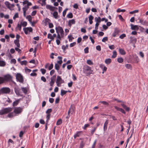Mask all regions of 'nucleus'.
<instances>
[{"label": "nucleus", "mask_w": 148, "mask_h": 148, "mask_svg": "<svg viewBox=\"0 0 148 148\" xmlns=\"http://www.w3.org/2000/svg\"><path fill=\"white\" fill-rule=\"evenodd\" d=\"M5 4L7 8H10V7H9V6L10 5V4L9 2L7 1H5Z\"/></svg>", "instance_id": "32"}, {"label": "nucleus", "mask_w": 148, "mask_h": 148, "mask_svg": "<svg viewBox=\"0 0 148 148\" xmlns=\"http://www.w3.org/2000/svg\"><path fill=\"white\" fill-rule=\"evenodd\" d=\"M47 38L51 39V40H53L54 39V38H53L52 37V35L50 34H48Z\"/></svg>", "instance_id": "36"}, {"label": "nucleus", "mask_w": 148, "mask_h": 148, "mask_svg": "<svg viewBox=\"0 0 148 148\" xmlns=\"http://www.w3.org/2000/svg\"><path fill=\"white\" fill-rule=\"evenodd\" d=\"M53 67V64L52 63H51L50 66H49L48 68V69L49 70H50L52 69Z\"/></svg>", "instance_id": "63"}, {"label": "nucleus", "mask_w": 148, "mask_h": 148, "mask_svg": "<svg viewBox=\"0 0 148 148\" xmlns=\"http://www.w3.org/2000/svg\"><path fill=\"white\" fill-rule=\"evenodd\" d=\"M138 10H135L132 11L130 12V13L131 14H132L134 13H137L138 12Z\"/></svg>", "instance_id": "58"}, {"label": "nucleus", "mask_w": 148, "mask_h": 148, "mask_svg": "<svg viewBox=\"0 0 148 148\" xmlns=\"http://www.w3.org/2000/svg\"><path fill=\"white\" fill-rule=\"evenodd\" d=\"M117 55L116 52L115 51H114L113 52V55L112 56V58H114L116 57Z\"/></svg>", "instance_id": "31"}, {"label": "nucleus", "mask_w": 148, "mask_h": 148, "mask_svg": "<svg viewBox=\"0 0 148 148\" xmlns=\"http://www.w3.org/2000/svg\"><path fill=\"white\" fill-rule=\"evenodd\" d=\"M19 101L20 99H18L16 101H14L13 104V106H17L18 104Z\"/></svg>", "instance_id": "24"}, {"label": "nucleus", "mask_w": 148, "mask_h": 148, "mask_svg": "<svg viewBox=\"0 0 148 148\" xmlns=\"http://www.w3.org/2000/svg\"><path fill=\"white\" fill-rule=\"evenodd\" d=\"M41 80L42 81L44 82H46V79L45 78L44 76H42L41 78Z\"/></svg>", "instance_id": "61"}, {"label": "nucleus", "mask_w": 148, "mask_h": 148, "mask_svg": "<svg viewBox=\"0 0 148 148\" xmlns=\"http://www.w3.org/2000/svg\"><path fill=\"white\" fill-rule=\"evenodd\" d=\"M15 92L16 94L18 96H22L23 95L21 94V89L18 87H15L14 88Z\"/></svg>", "instance_id": "7"}, {"label": "nucleus", "mask_w": 148, "mask_h": 148, "mask_svg": "<svg viewBox=\"0 0 148 148\" xmlns=\"http://www.w3.org/2000/svg\"><path fill=\"white\" fill-rule=\"evenodd\" d=\"M93 129L91 131V135H92L93 134L97 128L96 127H93Z\"/></svg>", "instance_id": "47"}, {"label": "nucleus", "mask_w": 148, "mask_h": 148, "mask_svg": "<svg viewBox=\"0 0 148 148\" xmlns=\"http://www.w3.org/2000/svg\"><path fill=\"white\" fill-rule=\"evenodd\" d=\"M55 29L56 30V32L57 33H59L60 32H64L62 27L60 26L56 27Z\"/></svg>", "instance_id": "12"}, {"label": "nucleus", "mask_w": 148, "mask_h": 148, "mask_svg": "<svg viewBox=\"0 0 148 148\" xmlns=\"http://www.w3.org/2000/svg\"><path fill=\"white\" fill-rule=\"evenodd\" d=\"M23 108L21 107H15L13 112L16 114H19L22 112Z\"/></svg>", "instance_id": "4"}, {"label": "nucleus", "mask_w": 148, "mask_h": 148, "mask_svg": "<svg viewBox=\"0 0 148 148\" xmlns=\"http://www.w3.org/2000/svg\"><path fill=\"white\" fill-rule=\"evenodd\" d=\"M68 47V46L66 45V46H65L64 45L62 46V49H63L64 51L65 49Z\"/></svg>", "instance_id": "59"}, {"label": "nucleus", "mask_w": 148, "mask_h": 148, "mask_svg": "<svg viewBox=\"0 0 148 148\" xmlns=\"http://www.w3.org/2000/svg\"><path fill=\"white\" fill-rule=\"evenodd\" d=\"M87 64L89 65H92L93 64V62L90 60H88L86 61Z\"/></svg>", "instance_id": "41"}, {"label": "nucleus", "mask_w": 148, "mask_h": 148, "mask_svg": "<svg viewBox=\"0 0 148 148\" xmlns=\"http://www.w3.org/2000/svg\"><path fill=\"white\" fill-rule=\"evenodd\" d=\"M10 91V88L8 87H3L1 89V92L2 94L9 93Z\"/></svg>", "instance_id": "5"}, {"label": "nucleus", "mask_w": 148, "mask_h": 148, "mask_svg": "<svg viewBox=\"0 0 148 148\" xmlns=\"http://www.w3.org/2000/svg\"><path fill=\"white\" fill-rule=\"evenodd\" d=\"M75 23V21L74 19H72L69 21L68 25L69 26L71 27L72 25L74 24Z\"/></svg>", "instance_id": "13"}, {"label": "nucleus", "mask_w": 148, "mask_h": 148, "mask_svg": "<svg viewBox=\"0 0 148 148\" xmlns=\"http://www.w3.org/2000/svg\"><path fill=\"white\" fill-rule=\"evenodd\" d=\"M20 63L22 65H26L27 63V62L26 60H24L20 62Z\"/></svg>", "instance_id": "54"}, {"label": "nucleus", "mask_w": 148, "mask_h": 148, "mask_svg": "<svg viewBox=\"0 0 148 148\" xmlns=\"http://www.w3.org/2000/svg\"><path fill=\"white\" fill-rule=\"evenodd\" d=\"M14 112H11L10 113H9L8 115V117L9 118H11L12 117H13L15 115H14Z\"/></svg>", "instance_id": "28"}, {"label": "nucleus", "mask_w": 148, "mask_h": 148, "mask_svg": "<svg viewBox=\"0 0 148 148\" xmlns=\"http://www.w3.org/2000/svg\"><path fill=\"white\" fill-rule=\"evenodd\" d=\"M108 123V120H106L103 126V130L104 131H105L107 128V125Z\"/></svg>", "instance_id": "16"}, {"label": "nucleus", "mask_w": 148, "mask_h": 148, "mask_svg": "<svg viewBox=\"0 0 148 148\" xmlns=\"http://www.w3.org/2000/svg\"><path fill=\"white\" fill-rule=\"evenodd\" d=\"M119 53L122 55H124L126 54L125 51L122 49L119 48Z\"/></svg>", "instance_id": "18"}, {"label": "nucleus", "mask_w": 148, "mask_h": 148, "mask_svg": "<svg viewBox=\"0 0 148 148\" xmlns=\"http://www.w3.org/2000/svg\"><path fill=\"white\" fill-rule=\"evenodd\" d=\"M67 92V91H65L64 90L62 89L61 91V95L63 96Z\"/></svg>", "instance_id": "26"}, {"label": "nucleus", "mask_w": 148, "mask_h": 148, "mask_svg": "<svg viewBox=\"0 0 148 148\" xmlns=\"http://www.w3.org/2000/svg\"><path fill=\"white\" fill-rule=\"evenodd\" d=\"M12 108L10 107L3 108L0 110V115H2L4 114H7L12 111Z\"/></svg>", "instance_id": "2"}, {"label": "nucleus", "mask_w": 148, "mask_h": 148, "mask_svg": "<svg viewBox=\"0 0 148 148\" xmlns=\"http://www.w3.org/2000/svg\"><path fill=\"white\" fill-rule=\"evenodd\" d=\"M111 62V60L110 58H108L106 60L105 62L107 64H110Z\"/></svg>", "instance_id": "29"}, {"label": "nucleus", "mask_w": 148, "mask_h": 148, "mask_svg": "<svg viewBox=\"0 0 148 148\" xmlns=\"http://www.w3.org/2000/svg\"><path fill=\"white\" fill-rule=\"evenodd\" d=\"M108 38L107 37H106L103 38L102 40V41L103 42H105L106 41H108Z\"/></svg>", "instance_id": "48"}, {"label": "nucleus", "mask_w": 148, "mask_h": 148, "mask_svg": "<svg viewBox=\"0 0 148 148\" xmlns=\"http://www.w3.org/2000/svg\"><path fill=\"white\" fill-rule=\"evenodd\" d=\"M5 65V62L3 61L0 60V66H4Z\"/></svg>", "instance_id": "34"}, {"label": "nucleus", "mask_w": 148, "mask_h": 148, "mask_svg": "<svg viewBox=\"0 0 148 148\" xmlns=\"http://www.w3.org/2000/svg\"><path fill=\"white\" fill-rule=\"evenodd\" d=\"M125 66L127 69H132L131 65L130 64H127L125 65Z\"/></svg>", "instance_id": "46"}, {"label": "nucleus", "mask_w": 148, "mask_h": 148, "mask_svg": "<svg viewBox=\"0 0 148 148\" xmlns=\"http://www.w3.org/2000/svg\"><path fill=\"white\" fill-rule=\"evenodd\" d=\"M55 69L57 71H58L60 69V66L58 64H55Z\"/></svg>", "instance_id": "39"}, {"label": "nucleus", "mask_w": 148, "mask_h": 148, "mask_svg": "<svg viewBox=\"0 0 148 148\" xmlns=\"http://www.w3.org/2000/svg\"><path fill=\"white\" fill-rule=\"evenodd\" d=\"M96 49L98 51H100L101 50V46L100 45H97L96 47Z\"/></svg>", "instance_id": "60"}, {"label": "nucleus", "mask_w": 148, "mask_h": 148, "mask_svg": "<svg viewBox=\"0 0 148 148\" xmlns=\"http://www.w3.org/2000/svg\"><path fill=\"white\" fill-rule=\"evenodd\" d=\"M68 10V8H66L63 12V16H65L66 15V11Z\"/></svg>", "instance_id": "55"}, {"label": "nucleus", "mask_w": 148, "mask_h": 148, "mask_svg": "<svg viewBox=\"0 0 148 148\" xmlns=\"http://www.w3.org/2000/svg\"><path fill=\"white\" fill-rule=\"evenodd\" d=\"M40 1H42V3L41 4L42 6L45 5L46 4V0H39Z\"/></svg>", "instance_id": "51"}, {"label": "nucleus", "mask_w": 148, "mask_h": 148, "mask_svg": "<svg viewBox=\"0 0 148 148\" xmlns=\"http://www.w3.org/2000/svg\"><path fill=\"white\" fill-rule=\"evenodd\" d=\"M139 22L143 25H146L147 23V22L145 20L142 19H139Z\"/></svg>", "instance_id": "21"}, {"label": "nucleus", "mask_w": 148, "mask_h": 148, "mask_svg": "<svg viewBox=\"0 0 148 148\" xmlns=\"http://www.w3.org/2000/svg\"><path fill=\"white\" fill-rule=\"evenodd\" d=\"M84 51L85 53H88V47H86L84 49Z\"/></svg>", "instance_id": "64"}, {"label": "nucleus", "mask_w": 148, "mask_h": 148, "mask_svg": "<svg viewBox=\"0 0 148 148\" xmlns=\"http://www.w3.org/2000/svg\"><path fill=\"white\" fill-rule=\"evenodd\" d=\"M53 15L54 18L57 19L58 17V13L57 12H55L53 13Z\"/></svg>", "instance_id": "27"}, {"label": "nucleus", "mask_w": 148, "mask_h": 148, "mask_svg": "<svg viewBox=\"0 0 148 148\" xmlns=\"http://www.w3.org/2000/svg\"><path fill=\"white\" fill-rule=\"evenodd\" d=\"M26 18L28 19V21L30 23H31L32 17L30 15H28L26 17Z\"/></svg>", "instance_id": "35"}, {"label": "nucleus", "mask_w": 148, "mask_h": 148, "mask_svg": "<svg viewBox=\"0 0 148 148\" xmlns=\"http://www.w3.org/2000/svg\"><path fill=\"white\" fill-rule=\"evenodd\" d=\"M52 111V110L51 109H49L46 111V113L47 114H50V113Z\"/></svg>", "instance_id": "50"}, {"label": "nucleus", "mask_w": 148, "mask_h": 148, "mask_svg": "<svg viewBox=\"0 0 148 148\" xmlns=\"http://www.w3.org/2000/svg\"><path fill=\"white\" fill-rule=\"evenodd\" d=\"M12 79V76L9 75L5 76L3 77L4 81H8L11 80Z\"/></svg>", "instance_id": "9"}, {"label": "nucleus", "mask_w": 148, "mask_h": 148, "mask_svg": "<svg viewBox=\"0 0 148 148\" xmlns=\"http://www.w3.org/2000/svg\"><path fill=\"white\" fill-rule=\"evenodd\" d=\"M64 81L62 79L60 76H58L56 81L57 85L58 87H60L61 86V84L64 83Z\"/></svg>", "instance_id": "3"}, {"label": "nucleus", "mask_w": 148, "mask_h": 148, "mask_svg": "<svg viewBox=\"0 0 148 148\" xmlns=\"http://www.w3.org/2000/svg\"><path fill=\"white\" fill-rule=\"evenodd\" d=\"M125 10L124 9H121L120 8H118L116 11V12H125Z\"/></svg>", "instance_id": "45"}, {"label": "nucleus", "mask_w": 148, "mask_h": 148, "mask_svg": "<svg viewBox=\"0 0 148 148\" xmlns=\"http://www.w3.org/2000/svg\"><path fill=\"white\" fill-rule=\"evenodd\" d=\"M100 19L99 17H98V18L96 17L95 18V21L97 23L100 22H101Z\"/></svg>", "instance_id": "44"}, {"label": "nucleus", "mask_w": 148, "mask_h": 148, "mask_svg": "<svg viewBox=\"0 0 148 148\" xmlns=\"http://www.w3.org/2000/svg\"><path fill=\"white\" fill-rule=\"evenodd\" d=\"M131 29L132 30H137L138 29V27L137 25H134L132 24L131 25Z\"/></svg>", "instance_id": "17"}, {"label": "nucleus", "mask_w": 148, "mask_h": 148, "mask_svg": "<svg viewBox=\"0 0 148 148\" xmlns=\"http://www.w3.org/2000/svg\"><path fill=\"white\" fill-rule=\"evenodd\" d=\"M126 36V35L125 34H123L121 35L120 36L119 38L122 39L124 37H125Z\"/></svg>", "instance_id": "57"}, {"label": "nucleus", "mask_w": 148, "mask_h": 148, "mask_svg": "<svg viewBox=\"0 0 148 148\" xmlns=\"http://www.w3.org/2000/svg\"><path fill=\"white\" fill-rule=\"evenodd\" d=\"M81 132H77L76 134L74 135V138H76L77 137L79 136Z\"/></svg>", "instance_id": "43"}, {"label": "nucleus", "mask_w": 148, "mask_h": 148, "mask_svg": "<svg viewBox=\"0 0 148 148\" xmlns=\"http://www.w3.org/2000/svg\"><path fill=\"white\" fill-rule=\"evenodd\" d=\"M40 71L43 75L45 74L46 72V70L44 69H41Z\"/></svg>", "instance_id": "52"}, {"label": "nucleus", "mask_w": 148, "mask_h": 148, "mask_svg": "<svg viewBox=\"0 0 148 148\" xmlns=\"http://www.w3.org/2000/svg\"><path fill=\"white\" fill-rule=\"evenodd\" d=\"M16 79L19 82L22 83L23 81L22 76L20 73H17L16 75Z\"/></svg>", "instance_id": "6"}, {"label": "nucleus", "mask_w": 148, "mask_h": 148, "mask_svg": "<svg viewBox=\"0 0 148 148\" xmlns=\"http://www.w3.org/2000/svg\"><path fill=\"white\" fill-rule=\"evenodd\" d=\"M56 78V75H53L51 78V80L55 81Z\"/></svg>", "instance_id": "56"}, {"label": "nucleus", "mask_w": 148, "mask_h": 148, "mask_svg": "<svg viewBox=\"0 0 148 148\" xmlns=\"http://www.w3.org/2000/svg\"><path fill=\"white\" fill-rule=\"evenodd\" d=\"M114 108L115 109H116L117 110L120 111L122 113H123L124 114H125L126 113L125 111H124V110L122 108H119L117 106H115Z\"/></svg>", "instance_id": "14"}, {"label": "nucleus", "mask_w": 148, "mask_h": 148, "mask_svg": "<svg viewBox=\"0 0 148 148\" xmlns=\"http://www.w3.org/2000/svg\"><path fill=\"white\" fill-rule=\"evenodd\" d=\"M29 8V7L27 6H25V7L23 8L22 9L23 11H26L28 10Z\"/></svg>", "instance_id": "53"}, {"label": "nucleus", "mask_w": 148, "mask_h": 148, "mask_svg": "<svg viewBox=\"0 0 148 148\" xmlns=\"http://www.w3.org/2000/svg\"><path fill=\"white\" fill-rule=\"evenodd\" d=\"M14 43L18 47H20V44L19 43V40L16 39L14 41Z\"/></svg>", "instance_id": "20"}, {"label": "nucleus", "mask_w": 148, "mask_h": 148, "mask_svg": "<svg viewBox=\"0 0 148 148\" xmlns=\"http://www.w3.org/2000/svg\"><path fill=\"white\" fill-rule=\"evenodd\" d=\"M21 25L24 27H25L27 25V23L26 21H24L23 22H21Z\"/></svg>", "instance_id": "40"}, {"label": "nucleus", "mask_w": 148, "mask_h": 148, "mask_svg": "<svg viewBox=\"0 0 148 148\" xmlns=\"http://www.w3.org/2000/svg\"><path fill=\"white\" fill-rule=\"evenodd\" d=\"M50 116H51L50 114H47V116L46 118H47V119L46 122H47V123H48V121L49 120V119H50Z\"/></svg>", "instance_id": "49"}, {"label": "nucleus", "mask_w": 148, "mask_h": 148, "mask_svg": "<svg viewBox=\"0 0 148 148\" xmlns=\"http://www.w3.org/2000/svg\"><path fill=\"white\" fill-rule=\"evenodd\" d=\"M47 9L51 11H53L55 9H57V8H56L49 5H47L46 6Z\"/></svg>", "instance_id": "10"}, {"label": "nucleus", "mask_w": 148, "mask_h": 148, "mask_svg": "<svg viewBox=\"0 0 148 148\" xmlns=\"http://www.w3.org/2000/svg\"><path fill=\"white\" fill-rule=\"evenodd\" d=\"M21 90L25 94L27 93V90L26 88L22 87Z\"/></svg>", "instance_id": "33"}, {"label": "nucleus", "mask_w": 148, "mask_h": 148, "mask_svg": "<svg viewBox=\"0 0 148 148\" xmlns=\"http://www.w3.org/2000/svg\"><path fill=\"white\" fill-rule=\"evenodd\" d=\"M100 67L103 69V71H106L107 68L104 65L101 64L100 65Z\"/></svg>", "instance_id": "22"}, {"label": "nucleus", "mask_w": 148, "mask_h": 148, "mask_svg": "<svg viewBox=\"0 0 148 148\" xmlns=\"http://www.w3.org/2000/svg\"><path fill=\"white\" fill-rule=\"evenodd\" d=\"M25 34H28V32H31L32 31V29L31 27H27L24 28L23 29Z\"/></svg>", "instance_id": "8"}, {"label": "nucleus", "mask_w": 148, "mask_h": 148, "mask_svg": "<svg viewBox=\"0 0 148 148\" xmlns=\"http://www.w3.org/2000/svg\"><path fill=\"white\" fill-rule=\"evenodd\" d=\"M130 42L132 43H135L136 42V38L132 37V36L130 37Z\"/></svg>", "instance_id": "19"}, {"label": "nucleus", "mask_w": 148, "mask_h": 148, "mask_svg": "<svg viewBox=\"0 0 148 148\" xmlns=\"http://www.w3.org/2000/svg\"><path fill=\"white\" fill-rule=\"evenodd\" d=\"M83 72L86 75H88L92 74L93 71L92 70L90 67L86 65L84 66L83 68Z\"/></svg>", "instance_id": "1"}, {"label": "nucleus", "mask_w": 148, "mask_h": 148, "mask_svg": "<svg viewBox=\"0 0 148 148\" xmlns=\"http://www.w3.org/2000/svg\"><path fill=\"white\" fill-rule=\"evenodd\" d=\"M117 61L119 63H121L123 62V60L122 58H118Z\"/></svg>", "instance_id": "42"}, {"label": "nucleus", "mask_w": 148, "mask_h": 148, "mask_svg": "<svg viewBox=\"0 0 148 148\" xmlns=\"http://www.w3.org/2000/svg\"><path fill=\"white\" fill-rule=\"evenodd\" d=\"M118 17L119 19L121 20L122 21H124V19L123 18L122 16L121 15H119L118 16Z\"/></svg>", "instance_id": "62"}, {"label": "nucleus", "mask_w": 148, "mask_h": 148, "mask_svg": "<svg viewBox=\"0 0 148 148\" xmlns=\"http://www.w3.org/2000/svg\"><path fill=\"white\" fill-rule=\"evenodd\" d=\"M121 106L123 107V108L125 110L127 111H129L130 110V108L128 107H127L126 105H125L124 103H122L121 104Z\"/></svg>", "instance_id": "15"}, {"label": "nucleus", "mask_w": 148, "mask_h": 148, "mask_svg": "<svg viewBox=\"0 0 148 148\" xmlns=\"http://www.w3.org/2000/svg\"><path fill=\"white\" fill-rule=\"evenodd\" d=\"M93 18V16L91 15H90L89 16V23L90 24H91L92 23V20Z\"/></svg>", "instance_id": "23"}, {"label": "nucleus", "mask_w": 148, "mask_h": 148, "mask_svg": "<svg viewBox=\"0 0 148 148\" xmlns=\"http://www.w3.org/2000/svg\"><path fill=\"white\" fill-rule=\"evenodd\" d=\"M21 25H20L19 24H18L16 26V29H18L19 31H21Z\"/></svg>", "instance_id": "37"}, {"label": "nucleus", "mask_w": 148, "mask_h": 148, "mask_svg": "<svg viewBox=\"0 0 148 148\" xmlns=\"http://www.w3.org/2000/svg\"><path fill=\"white\" fill-rule=\"evenodd\" d=\"M62 123V121L61 119H58L56 123V125H60Z\"/></svg>", "instance_id": "30"}, {"label": "nucleus", "mask_w": 148, "mask_h": 148, "mask_svg": "<svg viewBox=\"0 0 148 148\" xmlns=\"http://www.w3.org/2000/svg\"><path fill=\"white\" fill-rule=\"evenodd\" d=\"M119 32V30L117 28H115L112 34V36L114 37H116V36L118 34Z\"/></svg>", "instance_id": "11"}, {"label": "nucleus", "mask_w": 148, "mask_h": 148, "mask_svg": "<svg viewBox=\"0 0 148 148\" xmlns=\"http://www.w3.org/2000/svg\"><path fill=\"white\" fill-rule=\"evenodd\" d=\"M67 17L69 18H72L73 17V15L72 13L70 12L67 15Z\"/></svg>", "instance_id": "38"}, {"label": "nucleus", "mask_w": 148, "mask_h": 148, "mask_svg": "<svg viewBox=\"0 0 148 148\" xmlns=\"http://www.w3.org/2000/svg\"><path fill=\"white\" fill-rule=\"evenodd\" d=\"M58 58L60 60L58 61H57V63L58 64H61L62 63V57H61L60 56H58Z\"/></svg>", "instance_id": "25"}]
</instances>
